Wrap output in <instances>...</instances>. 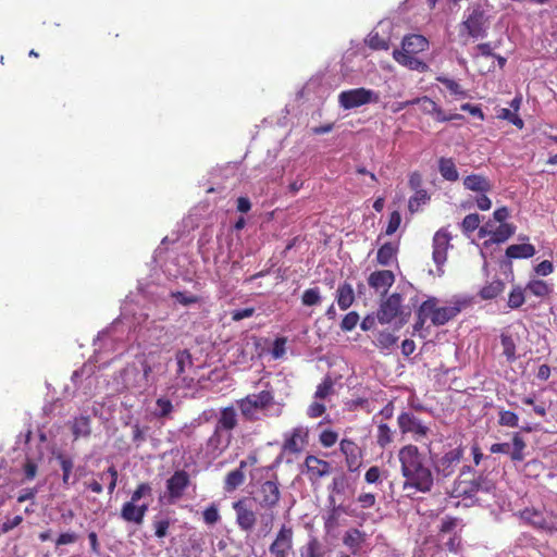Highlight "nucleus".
I'll list each match as a JSON object with an SVG mask.
<instances>
[{"label":"nucleus","mask_w":557,"mask_h":557,"mask_svg":"<svg viewBox=\"0 0 557 557\" xmlns=\"http://www.w3.org/2000/svg\"><path fill=\"white\" fill-rule=\"evenodd\" d=\"M400 462L401 475L405 479L403 490H414L420 493H429L434 485V474L428 465L425 457L416 445L403 446L397 454Z\"/></svg>","instance_id":"obj_1"},{"label":"nucleus","mask_w":557,"mask_h":557,"mask_svg":"<svg viewBox=\"0 0 557 557\" xmlns=\"http://www.w3.org/2000/svg\"><path fill=\"white\" fill-rule=\"evenodd\" d=\"M170 361L147 357L141 360L140 369L135 364L125 367L121 371L124 388L139 395L156 392L159 377L166 372Z\"/></svg>","instance_id":"obj_2"},{"label":"nucleus","mask_w":557,"mask_h":557,"mask_svg":"<svg viewBox=\"0 0 557 557\" xmlns=\"http://www.w3.org/2000/svg\"><path fill=\"white\" fill-rule=\"evenodd\" d=\"M428 47L429 41L422 35H408L403 39L401 49L393 51V58L400 65L423 73L428 71L429 66L419 60L416 54L426 50Z\"/></svg>","instance_id":"obj_3"},{"label":"nucleus","mask_w":557,"mask_h":557,"mask_svg":"<svg viewBox=\"0 0 557 557\" xmlns=\"http://www.w3.org/2000/svg\"><path fill=\"white\" fill-rule=\"evenodd\" d=\"M274 404V394L272 388H267L257 394H249L246 397L238 399L236 405L242 416L248 421H256L259 419V411L268 409Z\"/></svg>","instance_id":"obj_4"},{"label":"nucleus","mask_w":557,"mask_h":557,"mask_svg":"<svg viewBox=\"0 0 557 557\" xmlns=\"http://www.w3.org/2000/svg\"><path fill=\"white\" fill-rule=\"evenodd\" d=\"M527 524L546 532H557V513L535 507H527L517 512Z\"/></svg>","instance_id":"obj_5"},{"label":"nucleus","mask_w":557,"mask_h":557,"mask_svg":"<svg viewBox=\"0 0 557 557\" xmlns=\"http://www.w3.org/2000/svg\"><path fill=\"white\" fill-rule=\"evenodd\" d=\"M380 94L364 87L343 90L338 95L339 107L344 110H352L369 103H379Z\"/></svg>","instance_id":"obj_6"},{"label":"nucleus","mask_w":557,"mask_h":557,"mask_svg":"<svg viewBox=\"0 0 557 557\" xmlns=\"http://www.w3.org/2000/svg\"><path fill=\"white\" fill-rule=\"evenodd\" d=\"M494 490V483L486 476L480 475L473 480H456L453 487L454 497L475 498L479 493H490Z\"/></svg>","instance_id":"obj_7"},{"label":"nucleus","mask_w":557,"mask_h":557,"mask_svg":"<svg viewBox=\"0 0 557 557\" xmlns=\"http://www.w3.org/2000/svg\"><path fill=\"white\" fill-rule=\"evenodd\" d=\"M397 424L403 435H411L416 442H423L431 433V429L411 411H403L397 417Z\"/></svg>","instance_id":"obj_8"},{"label":"nucleus","mask_w":557,"mask_h":557,"mask_svg":"<svg viewBox=\"0 0 557 557\" xmlns=\"http://www.w3.org/2000/svg\"><path fill=\"white\" fill-rule=\"evenodd\" d=\"M461 26L473 38H484L486 36L487 18L481 5H474L465 12Z\"/></svg>","instance_id":"obj_9"},{"label":"nucleus","mask_w":557,"mask_h":557,"mask_svg":"<svg viewBox=\"0 0 557 557\" xmlns=\"http://www.w3.org/2000/svg\"><path fill=\"white\" fill-rule=\"evenodd\" d=\"M233 509L236 515V523L244 532H251L257 523V513L252 508L249 498L243 497L233 503Z\"/></svg>","instance_id":"obj_10"},{"label":"nucleus","mask_w":557,"mask_h":557,"mask_svg":"<svg viewBox=\"0 0 557 557\" xmlns=\"http://www.w3.org/2000/svg\"><path fill=\"white\" fill-rule=\"evenodd\" d=\"M280 498L281 491L277 480H267L259 484L253 499L261 508L272 509L278 504Z\"/></svg>","instance_id":"obj_11"},{"label":"nucleus","mask_w":557,"mask_h":557,"mask_svg":"<svg viewBox=\"0 0 557 557\" xmlns=\"http://www.w3.org/2000/svg\"><path fill=\"white\" fill-rule=\"evenodd\" d=\"M174 362H175V375L172 380L173 383L169 387V389L189 386L193 379L189 380L187 377V375L185 374L186 369L191 368V366H193V357H191V354L189 352V350H187V349L177 350L175 352Z\"/></svg>","instance_id":"obj_12"},{"label":"nucleus","mask_w":557,"mask_h":557,"mask_svg":"<svg viewBox=\"0 0 557 557\" xmlns=\"http://www.w3.org/2000/svg\"><path fill=\"white\" fill-rule=\"evenodd\" d=\"M463 456V449L456 447L445 453L441 458L434 460V468L438 475L448 478L453 475Z\"/></svg>","instance_id":"obj_13"},{"label":"nucleus","mask_w":557,"mask_h":557,"mask_svg":"<svg viewBox=\"0 0 557 557\" xmlns=\"http://www.w3.org/2000/svg\"><path fill=\"white\" fill-rule=\"evenodd\" d=\"M401 296L398 293H394L383 300L376 312L379 323L388 324L395 320L401 312Z\"/></svg>","instance_id":"obj_14"},{"label":"nucleus","mask_w":557,"mask_h":557,"mask_svg":"<svg viewBox=\"0 0 557 557\" xmlns=\"http://www.w3.org/2000/svg\"><path fill=\"white\" fill-rule=\"evenodd\" d=\"M293 548V529L283 524L270 545L269 550L273 557H287Z\"/></svg>","instance_id":"obj_15"},{"label":"nucleus","mask_w":557,"mask_h":557,"mask_svg":"<svg viewBox=\"0 0 557 557\" xmlns=\"http://www.w3.org/2000/svg\"><path fill=\"white\" fill-rule=\"evenodd\" d=\"M190 483L189 474L184 470L175 471L174 474L166 480V491L169 494V503L173 504L180 499Z\"/></svg>","instance_id":"obj_16"},{"label":"nucleus","mask_w":557,"mask_h":557,"mask_svg":"<svg viewBox=\"0 0 557 557\" xmlns=\"http://www.w3.org/2000/svg\"><path fill=\"white\" fill-rule=\"evenodd\" d=\"M233 435L214 426L213 433L206 442V454L216 458L230 446Z\"/></svg>","instance_id":"obj_17"},{"label":"nucleus","mask_w":557,"mask_h":557,"mask_svg":"<svg viewBox=\"0 0 557 557\" xmlns=\"http://www.w3.org/2000/svg\"><path fill=\"white\" fill-rule=\"evenodd\" d=\"M308 443V429L297 426L285 434L283 450L290 454L301 453Z\"/></svg>","instance_id":"obj_18"},{"label":"nucleus","mask_w":557,"mask_h":557,"mask_svg":"<svg viewBox=\"0 0 557 557\" xmlns=\"http://www.w3.org/2000/svg\"><path fill=\"white\" fill-rule=\"evenodd\" d=\"M450 239L449 233L444 228L437 231L433 237V261L437 267L446 262Z\"/></svg>","instance_id":"obj_19"},{"label":"nucleus","mask_w":557,"mask_h":557,"mask_svg":"<svg viewBox=\"0 0 557 557\" xmlns=\"http://www.w3.org/2000/svg\"><path fill=\"white\" fill-rule=\"evenodd\" d=\"M468 304L469 301L467 299H455L450 305L437 308L432 317V323L437 326L446 324Z\"/></svg>","instance_id":"obj_20"},{"label":"nucleus","mask_w":557,"mask_h":557,"mask_svg":"<svg viewBox=\"0 0 557 557\" xmlns=\"http://www.w3.org/2000/svg\"><path fill=\"white\" fill-rule=\"evenodd\" d=\"M257 462V458L253 456L248 457L246 460L239 462V467L230 471L224 480V491L227 493L234 492L245 482L244 469L250 465L253 466Z\"/></svg>","instance_id":"obj_21"},{"label":"nucleus","mask_w":557,"mask_h":557,"mask_svg":"<svg viewBox=\"0 0 557 557\" xmlns=\"http://www.w3.org/2000/svg\"><path fill=\"white\" fill-rule=\"evenodd\" d=\"M395 282V275L391 270H377L368 277V284L375 292L385 295Z\"/></svg>","instance_id":"obj_22"},{"label":"nucleus","mask_w":557,"mask_h":557,"mask_svg":"<svg viewBox=\"0 0 557 557\" xmlns=\"http://www.w3.org/2000/svg\"><path fill=\"white\" fill-rule=\"evenodd\" d=\"M149 504H137L132 500L126 502L121 509V518L126 522L141 524L148 511Z\"/></svg>","instance_id":"obj_23"},{"label":"nucleus","mask_w":557,"mask_h":557,"mask_svg":"<svg viewBox=\"0 0 557 557\" xmlns=\"http://www.w3.org/2000/svg\"><path fill=\"white\" fill-rule=\"evenodd\" d=\"M305 467L310 481H317L331 473V465L315 456H307L305 459Z\"/></svg>","instance_id":"obj_24"},{"label":"nucleus","mask_w":557,"mask_h":557,"mask_svg":"<svg viewBox=\"0 0 557 557\" xmlns=\"http://www.w3.org/2000/svg\"><path fill=\"white\" fill-rule=\"evenodd\" d=\"M341 451L346 457V465L350 472H355L360 467V449L358 445L350 440H343L339 444Z\"/></svg>","instance_id":"obj_25"},{"label":"nucleus","mask_w":557,"mask_h":557,"mask_svg":"<svg viewBox=\"0 0 557 557\" xmlns=\"http://www.w3.org/2000/svg\"><path fill=\"white\" fill-rule=\"evenodd\" d=\"M237 412L234 407H225L220 411L215 428L222 430L227 434H232V431L237 426Z\"/></svg>","instance_id":"obj_26"},{"label":"nucleus","mask_w":557,"mask_h":557,"mask_svg":"<svg viewBox=\"0 0 557 557\" xmlns=\"http://www.w3.org/2000/svg\"><path fill=\"white\" fill-rule=\"evenodd\" d=\"M515 225L509 223L499 224L494 230L492 237L483 243V248H488L493 244L505 243L515 234Z\"/></svg>","instance_id":"obj_27"},{"label":"nucleus","mask_w":557,"mask_h":557,"mask_svg":"<svg viewBox=\"0 0 557 557\" xmlns=\"http://www.w3.org/2000/svg\"><path fill=\"white\" fill-rule=\"evenodd\" d=\"M463 186L469 190L478 193H487L492 189L491 182L486 177L478 174L466 176L463 180Z\"/></svg>","instance_id":"obj_28"},{"label":"nucleus","mask_w":557,"mask_h":557,"mask_svg":"<svg viewBox=\"0 0 557 557\" xmlns=\"http://www.w3.org/2000/svg\"><path fill=\"white\" fill-rule=\"evenodd\" d=\"M57 460L59 461L60 468L62 470V483L66 486L75 484L77 478H72V471L74 468L73 459L66 455L59 454L57 456Z\"/></svg>","instance_id":"obj_29"},{"label":"nucleus","mask_w":557,"mask_h":557,"mask_svg":"<svg viewBox=\"0 0 557 557\" xmlns=\"http://www.w3.org/2000/svg\"><path fill=\"white\" fill-rule=\"evenodd\" d=\"M336 300L337 305L342 310L348 309L354 300H355V294L354 288L350 284L344 283L338 286L336 292Z\"/></svg>","instance_id":"obj_30"},{"label":"nucleus","mask_w":557,"mask_h":557,"mask_svg":"<svg viewBox=\"0 0 557 557\" xmlns=\"http://www.w3.org/2000/svg\"><path fill=\"white\" fill-rule=\"evenodd\" d=\"M535 255V247L531 244H515L506 249V256L511 259L531 258Z\"/></svg>","instance_id":"obj_31"},{"label":"nucleus","mask_w":557,"mask_h":557,"mask_svg":"<svg viewBox=\"0 0 557 557\" xmlns=\"http://www.w3.org/2000/svg\"><path fill=\"white\" fill-rule=\"evenodd\" d=\"M173 411L174 405L168 397L160 396L156 399L154 409L152 411L154 418L169 419L171 418Z\"/></svg>","instance_id":"obj_32"},{"label":"nucleus","mask_w":557,"mask_h":557,"mask_svg":"<svg viewBox=\"0 0 557 557\" xmlns=\"http://www.w3.org/2000/svg\"><path fill=\"white\" fill-rule=\"evenodd\" d=\"M325 549L322 543L314 536L300 548V557H324Z\"/></svg>","instance_id":"obj_33"},{"label":"nucleus","mask_w":557,"mask_h":557,"mask_svg":"<svg viewBox=\"0 0 557 557\" xmlns=\"http://www.w3.org/2000/svg\"><path fill=\"white\" fill-rule=\"evenodd\" d=\"M438 171L446 181L456 182L459 178V173L450 158H441L438 160Z\"/></svg>","instance_id":"obj_34"},{"label":"nucleus","mask_w":557,"mask_h":557,"mask_svg":"<svg viewBox=\"0 0 557 557\" xmlns=\"http://www.w3.org/2000/svg\"><path fill=\"white\" fill-rule=\"evenodd\" d=\"M327 502H329L330 506H332V509L329 512V515L325 517L324 527L326 530H332L335 527H337V524H338L339 511H343L346 513H348V511L345 510L342 505H338V506L335 505V497L333 495H329Z\"/></svg>","instance_id":"obj_35"},{"label":"nucleus","mask_w":557,"mask_h":557,"mask_svg":"<svg viewBox=\"0 0 557 557\" xmlns=\"http://www.w3.org/2000/svg\"><path fill=\"white\" fill-rule=\"evenodd\" d=\"M500 344L503 347V355L506 357V360L508 362H513L517 359L516 339L510 334L502 333Z\"/></svg>","instance_id":"obj_36"},{"label":"nucleus","mask_w":557,"mask_h":557,"mask_svg":"<svg viewBox=\"0 0 557 557\" xmlns=\"http://www.w3.org/2000/svg\"><path fill=\"white\" fill-rule=\"evenodd\" d=\"M72 432L76 438L83 436L87 437L90 434V419L86 416H81L74 419L72 424Z\"/></svg>","instance_id":"obj_37"},{"label":"nucleus","mask_w":557,"mask_h":557,"mask_svg":"<svg viewBox=\"0 0 557 557\" xmlns=\"http://www.w3.org/2000/svg\"><path fill=\"white\" fill-rule=\"evenodd\" d=\"M363 542V534L358 529L350 530L345 533L343 543L347 546L352 553H356Z\"/></svg>","instance_id":"obj_38"},{"label":"nucleus","mask_w":557,"mask_h":557,"mask_svg":"<svg viewBox=\"0 0 557 557\" xmlns=\"http://www.w3.org/2000/svg\"><path fill=\"white\" fill-rule=\"evenodd\" d=\"M376 444L381 448H385L387 445H389L394 440V431L386 424V423H379L377 424V431H376Z\"/></svg>","instance_id":"obj_39"},{"label":"nucleus","mask_w":557,"mask_h":557,"mask_svg":"<svg viewBox=\"0 0 557 557\" xmlns=\"http://www.w3.org/2000/svg\"><path fill=\"white\" fill-rule=\"evenodd\" d=\"M397 248L392 243H385L379 250H377V262L382 265H389L395 258Z\"/></svg>","instance_id":"obj_40"},{"label":"nucleus","mask_w":557,"mask_h":557,"mask_svg":"<svg viewBox=\"0 0 557 557\" xmlns=\"http://www.w3.org/2000/svg\"><path fill=\"white\" fill-rule=\"evenodd\" d=\"M525 443L523 438L516 433L512 437V445H510V457L513 461H522L524 459L523 450Z\"/></svg>","instance_id":"obj_41"},{"label":"nucleus","mask_w":557,"mask_h":557,"mask_svg":"<svg viewBox=\"0 0 557 557\" xmlns=\"http://www.w3.org/2000/svg\"><path fill=\"white\" fill-rule=\"evenodd\" d=\"M429 200L430 196L426 190H417L409 199L408 209L411 213H416L419 211L420 207L426 205Z\"/></svg>","instance_id":"obj_42"},{"label":"nucleus","mask_w":557,"mask_h":557,"mask_svg":"<svg viewBox=\"0 0 557 557\" xmlns=\"http://www.w3.org/2000/svg\"><path fill=\"white\" fill-rule=\"evenodd\" d=\"M504 288V282L499 280L493 281L481 289L480 295L483 299H493L503 293Z\"/></svg>","instance_id":"obj_43"},{"label":"nucleus","mask_w":557,"mask_h":557,"mask_svg":"<svg viewBox=\"0 0 557 557\" xmlns=\"http://www.w3.org/2000/svg\"><path fill=\"white\" fill-rule=\"evenodd\" d=\"M398 341V337L394 335L391 332L382 331L379 332L376 339H375V346L381 349H391L393 348Z\"/></svg>","instance_id":"obj_44"},{"label":"nucleus","mask_w":557,"mask_h":557,"mask_svg":"<svg viewBox=\"0 0 557 557\" xmlns=\"http://www.w3.org/2000/svg\"><path fill=\"white\" fill-rule=\"evenodd\" d=\"M150 426H141L139 423L132 425V441L136 447H140L146 442Z\"/></svg>","instance_id":"obj_45"},{"label":"nucleus","mask_w":557,"mask_h":557,"mask_svg":"<svg viewBox=\"0 0 557 557\" xmlns=\"http://www.w3.org/2000/svg\"><path fill=\"white\" fill-rule=\"evenodd\" d=\"M498 424L507 428L519 426L518 414L509 410H499L498 412Z\"/></svg>","instance_id":"obj_46"},{"label":"nucleus","mask_w":557,"mask_h":557,"mask_svg":"<svg viewBox=\"0 0 557 557\" xmlns=\"http://www.w3.org/2000/svg\"><path fill=\"white\" fill-rule=\"evenodd\" d=\"M99 478L102 481H106V480L109 481L107 483V486H108V493L111 495L116 487L117 478H119V473H117V470L115 469V467L114 466L109 467L106 472H102L99 474Z\"/></svg>","instance_id":"obj_47"},{"label":"nucleus","mask_w":557,"mask_h":557,"mask_svg":"<svg viewBox=\"0 0 557 557\" xmlns=\"http://www.w3.org/2000/svg\"><path fill=\"white\" fill-rule=\"evenodd\" d=\"M527 289L537 297H544L548 295L552 289L550 287L541 280H534L528 283Z\"/></svg>","instance_id":"obj_48"},{"label":"nucleus","mask_w":557,"mask_h":557,"mask_svg":"<svg viewBox=\"0 0 557 557\" xmlns=\"http://www.w3.org/2000/svg\"><path fill=\"white\" fill-rule=\"evenodd\" d=\"M480 223H481L480 215L478 213H470L465 216L460 226L465 234H469V233L475 231L476 228H479Z\"/></svg>","instance_id":"obj_49"},{"label":"nucleus","mask_w":557,"mask_h":557,"mask_svg":"<svg viewBox=\"0 0 557 557\" xmlns=\"http://www.w3.org/2000/svg\"><path fill=\"white\" fill-rule=\"evenodd\" d=\"M348 485L347 476L343 473L335 475L332 480L329 490L331 492L330 495L333 494H344Z\"/></svg>","instance_id":"obj_50"},{"label":"nucleus","mask_w":557,"mask_h":557,"mask_svg":"<svg viewBox=\"0 0 557 557\" xmlns=\"http://www.w3.org/2000/svg\"><path fill=\"white\" fill-rule=\"evenodd\" d=\"M321 293L318 287L308 288L304 292L301 301L305 306H315L321 302Z\"/></svg>","instance_id":"obj_51"},{"label":"nucleus","mask_w":557,"mask_h":557,"mask_svg":"<svg viewBox=\"0 0 557 557\" xmlns=\"http://www.w3.org/2000/svg\"><path fill=\"white\" fill-rule=\"evenodd\" d=\"M440 83L445 85V87L454 95L460 96L462 98L467 97V92L454 79H450L448 77L438 76L436 78Z\"/></svg>","instance_id":"obj_52"},{"label":"nucleus","mask_w":557,"mask_h":557,"mask_svg":"<svg viewBox=\"0 0 557 557\" xmlns=\"http://www.w3.org/2000/svg\"><path fill=\"white\" fill-rule=\"evenodd\" d=\"M524 293L521 287H515L508 297V307L511 309H518L524 304Z\"/></svg>","instance_id":"obj_53"},{"label":"nucleus","mask_w":557,"mask_h":557,"mask_svg":"<svg viewBox=\"0 0 557 557\" xmlns=\"http://www.w3.org/2000/svg\"><path fill=\"white\" fill-rule=\"evenodd\" d=\"M203 521L208 525L218 523L221 519L218 506L213 503L208 506L202 512Z\"/></svg>","instance_id":"obj_54"},{"label":"nucleus","mask_w":557,"mask_h":557,"mask_svg":"<svg viewBox=\"0 0 557 557\" xmlns=\"http://www.w3.org/2000/svg\"><path fill=\"white\" fill-rule=\"evenodd\" d=\"M367 44L370 48L375 50H387L388 42L381 37L377 33H371L368 36Z\"/></svg>","instance_id":"obj_55"},{"label":"nucleus","mask_w":557,"mask_h":557,"mask_svg":"<svg viewBox=\"0 0 557 557\" xmlns=\"http://www.w3.org/2000/svg\"><path fill=\"white\" fill-rule=\"evenodd\" d=\"M333 392V382L326 376L321 384L318 385L317 391L314 393V397L319 399H324Z\"/></svg>","instance_id":"obj_56"},{"label":"nucleus","mask_w":557,"mask_h":557,"mask_svg":"<svg viewBox=\"0 0 557 557\" xmlns=\"http://www.w3.org/2000/svg\"><path fill=\"white\" fill-rule=\"evenodd\" d=\"M437 310V307H436V299L435 298H431V299H428L425 300L419 308L418 310V318H421V317H430L432 319V317L434 315V312Z\"/></svg>","instance_id":"obj_57"},{"label":"nucleus","mask_w":557,"mask_h":557,"mask_svg":"<svg viewBox=\"0 0 557 557\" xmlns=\"http://www.w3.org/2000/svg\"><path fill=\"white\" fill-rule=\"evenodd\" d=\"M359 321V314L356 311L348 312L341 323V329L344 332H350L352 331Z\"/></svg>","instance_id":"obj_58"},{"label":"nucleus","mask_w":557,"mask_h":557,"mask_svg":"<svg viewBox=\"0 0 557 557\" xmlns=\"http://www.w3.org/2000/svg\"><path fill=\"white\" fill-rule=\"evenodd\" d=\"M499 117L509 121L510 123H512L515 126H517L520 129L523 128V126H524L522 119L518 114L512 112L510 109H507V108L502 109L499 111Z\"/></svg>","instance_id":"obj_59"},{"label":"nucleus","mask_w":557,"mask_h":557,"mask_svg":"<svg viewBox=\"0 0 557 557\" xmlns=\"http://www.w3.org/2000/svg\"><path fill=\"white\" fill-rule=\"evenodd\" d=\"M151 492L152 488L149 483H140L133 492L131 500L138 504L143 497L151 496Z\"/></svg>","instance_id":"obj_60"},{"label":"nucleus","mask_w":557,"mask_h":557,"mask_svg":"<svg viewBox=\"0 0 557 557\" xmlns=\"http://www.w3.org/2000/svg\"><path fill=\"white\" fill-rule=\"evenodd\" d=\"M417 103L420 106V109L425 114L432 115L434 111H436V102H434L431 98L424 96V97H418L416 98Z\"/></svg>","instance_id":"obj_61"},{"label":"nucleus","mask_w":557,"mask_h":557,"mask_svg":"<svg viewBox=\"0 0 557 557\" xmlns=\"http://www.w3.org/2000/svg\"><path fill=\"white\" fill-rule=\"evenodd\" d=\"M78 540V534L74 531H67L61 533L55 540V547H60L63 545L74 544Z\"/></svg>","instance_id":"obj_62"},{"label":"nucleus","mask_w":557,"mask_h":557,"mask_svg":"<svg viewBox=\"0 0 557 557\" xmlns=\"http://www.w3.org/2000/svg\"><path fill=\"white\" fill-rule=\"evenodd\" d=\"M171 296L184 306L193 305L199 301L198 296L182 292H172Z\"/></svg>","instance_id":"obj_63"},{"label":"nucleus","mask_w":557,"mask_h":557,"mask_svg":"<svg viewBox=\"0 0 557 557\" xmlns=\"http://www.w3.org/2000/svg\"><path fill=\"white\" fill-rule=\"evenodd\" d=\"M153 527H154V535L158 539H162V537L166 536V534H168V530L170 527V520L169 519H156L153 521Z\"/></svg>","instance_id":"obj_64"}]
</instances>
